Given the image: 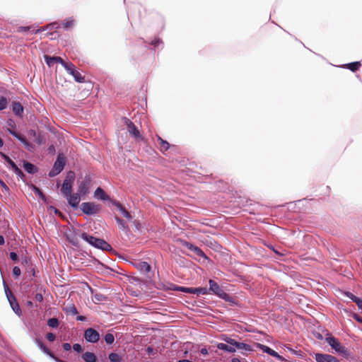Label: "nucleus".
<instances>
[{"label":"nucleus","mask_w":362,"mask_h":362,"mask_svg":"<svg viewBox=\"0 0 362 362\" xmlns=\"http://www.w3.org/2000/svg\"><path fill=\"white\" fill-rule=\"evenodd\" d=\"M328 336L326 337L325 340L327 343L333 349L335 350L336 352L344 356H349L350 353L348 349H346L345 346H342L339 341L332 337L331 334H328Z\"/></svg>","instance_id":"nucleus-1"},{"label":"nucleus","mask_w":362,"mask_h":362,"mask_svg":"<svg viewBox=\"0 0 362 362\" xmlns=\"http://www.w3.org/2000/svg\"><path fill=\"white\" fill-rule=\"evenodd\" d=\"M4 288H5V293L7 297V299L9 302V304L12 308V310L14 311V313L18 315L21 316L22 315V311L20 308V305L18 303L16 300V298L12 291L10 290V288L8 287L7 285L4 284Z\"/></svg>","instance_id":"nucleus-2"},{"label":"nucleus","mask_w":362,"mask_h":362,"mask_svg":"<svg viewBox=\"0 0 362 362\" xmlns=\"http://www.w3.org/2000/svg\"><path fill=\"white\" fill-rule=\"evenodd\" d=\"M124 122L127 126L128 132L132 137H134L136 141H144V136L141 134L139 130L129 119L124 117Z\"/></svg>","instance_id":"nucleus-3"},{"label":"nucleus","mask_w":362,"mask_h":362,"mask_svg":"<svg viewBox=\"0 0 362 362\" xmlns=\"http://www.w3.org/2000/svg\"><path fill=\"white\" fill-rule=\"evenodd\" d=\"M65 162V158L62 155L59 154L52 169L49 173V176L54 177L59 174L64 168Z\"/></svg>","instance_id":"nucleus-4"},{"label":"nucleus","mask_w":362,"mask_h":362,"mask_svg":"<svg viewBox=\"0 0 362 362\" xmlns=\"http://www.w3.org/2000/svg\"><path fill=\"white\" fill-rule=\"evenodd\" d=\"M81 211L87 215H93L100 210V206L93 202H83L81 205Z\"/></svg>","instance_id":"nucleus-5"},{"label":"nucleus","mask_w":362,"mask_h":362,"mask_svg":"<svg viewBox=\"0 0 362 362\" xmlns=\"http://www.w3.org/2000/svg\"><path fill=\"white\" fill-rule=\"evenodd\" d=\"M209 283L210 291L223 299H226L228 294L226 293L215 281L210 279Z\"/></svg>","instance_id":"nucleus-6"},{"label":"nucleus","mask_w":362,"mask_h":362,"mask_svg":"<svg viewBox=\"0 0 362 362\" xmlns=\"http://www.w3.org/2000/svg\"><path fill=\"white\" fill-rule=\"evenodd\" d=\"M75 65L71 62H69V64L65 66V69L69 74L71 75L75 81L78 83H83L84 82V77L81 75V74L75 69Z\"/></svg>","instance_id":"nucleus-7"},{"label":"nucleus","mask_w":362,"mask_h":362,"mask_svg":"<svg viewBox=\"0 0 362 362\" xmlns=\"http://www.w3.org/2000/svg\"><path fill=\"white\" fill-rule=\"evenodd\" d=\"M84 337L88 342L95 343L99 340L100 334L95 329L88 328L84 332Z\"/></svg>","instance_id":"nucleus-8"},{"label":"nucleus","mask_w":362,"mask_h":362,"mask_svg":"<svg viewBox=\"0 0 362 362\" xmlns=\"http://www.w3.org/2000/svg\"><path fill=\"white\" fill-rule=\"evenodd\" d=\"M3 158L11 165L12 170L16 175L21 179L24 177V174L22 170L16 165V163L6 154L1 153Z\"/></svg>","instance_id":"nucleus-9"},{"label":"nucleus","mask_w":362,"mask_h":362,"mask_svg":"<svg viewBox=\"0 0 362 362\" xmlns=\"http://www.w3.org/2000/svg\"><path fill=\"white\" fill-rule=\"evenodd\" d=\"M314 358L317 362H339L335 356L327 354H315Z\"/></svg>","instance_id":"nucleus-10"},{"label":"nucleus","mask_w":362,"mask_h":362,"mask_svg":"<svg viewBox=\"0 0 362 362\" xmlns=\"http://www.w3.org/2000/svg\"><path fill=\"white\" fill-rule=\"evenodd\" d=\"M182 244L184 247L194 252L197 256L207 259V257L206 256L204 252L199 247L195 246L185 240L182 241Z\"/></svg>","instance_id":"nucleus-11"},{"label":"nucleus","mask_w":362,"mask_h":362,"mask_svg":"<svg viewBox=\"0 0 362 362\" xmlns=\"http://www.w3.org/2000/svg\"><path fill=\"white\" fill-rule=\"evenodd\" d=\"M45 60L49 66H52L54 63L61 64L64 68L69 64L64 62L60 57H50L45 55Z\"/></svg>","instance_id":"nucleus-12"},{"label":"nucleus","mask_w":362,"mask_h":362,"mask_svg":"<svg viewBox=\"0 0 362 362\" xmlns=\"http://www.w3.org/2000/svg\"><path fill=\"white\" fill-rule=\"evenodd\" d=\"M8 131L9 132V133L11 135H13L16 139H18L21 142H22L28 150L30 151L32 149L33 144H31L30 142H28L25 136H23V135H21L20 134L17 133L16 132H15L13 130L10 129H8Z\"/></svg>","instance_id":"nucleus-13"},{"label":"nucleus","mask_w":362,"mask_h":362,"mask_svg":"<svg viewBox=\"0 0 362 362\" xmlns=\"http://www.w3.org/2000/svg\"><path fill=\"white\" fill-rule=\"evenodd\" d=\"M35 342L37 344V346L40 347V349L45 354H46L47 355H48L49 357H51L52 358L54 359L57 362H62V361L59 360L58 358L54 356V354L45 346V345L44 344V343L41 340H40L38 339H35Z\"/></svg>","instance_id":"nucleus-14"},{"label":"nucleus","mask_w":362,"mask_h":362,"mask_svg":"<svg viewBox=\"0 0 362 362\" xmlns=\"http://www.w3.org/2000/svg\"><path fill=\"white\" fill-rule=\"evenodd\" d=\"M93 246L95 247L96 248L101 249V250H105V251H109V250H112V247L108 243H107L106 241H105L103 239H100V238H96V240L94 241Z\"/></svg>","instance_id":"nucleus-15"},{"label":"nucleus","mask_w":362,"mask_h":362,"mask_svg":"<svg viewBox=\"0 0 362 362\" xmlns=\"http://www.w3.org/2000/svg\"><path fill=\"white\" fill-rule=\"evenodd\" d=\"M68 198V202L69 204L73 206V207H77L79 202H80V194L76 193V194H71V193L70 194V195H68V197H66Z\"/></svg>","instance_id":"nucleus-16"},{"label":"nucleus","mask_w":362,"mask_h":362,"mask_svg":"<svg viewBox=\"0 0 362 362\" xmlns=\"http://www.w3.org/2000/svg\"><path fill=\"white\" fill-rule=\"evenodd\" d=\"M23 110V107L19 102L14 101L12 103V110L16 115L22 117Z\"/></svg>","instance_id":"nucleus-17"},{"label":"nucleus","mask_w":362,"mask_h":362,"mask_svg":"<svg viewBox=\"0 0 362 362\" xmlns=\"http://www.w3.org/2000/svg\"><path fill=\"white\" fill-rule=\"evenodd\" d=\"M259 346H260V349L264 352L268 354L269 355H270V356H272L273 357H275L276 358H279V359L281 358V357L279 355V354L276 351H275L272 349L269 348V346H265V345H262V344H260Z\"/></svg>","instance_id":"nucleus-18"},{"label":"nucleus","mask_w":362,"mask_h":362,"mask_svg":"<svg viewBox=\"0 0 362 362\" xmlns=\"http://www.w3.org/2000/svg\"><path fill=\"white\" fill-rule=\"evenodd\" d=\"M115 205L126 218L129 221L132 219V216L130 213L119 202H115Z\"/></svg>","instance_id":"nucleus-19"},{"label":"nucleus","mask_w":362,"mask_h":362,"mask_svg":"<svg viewBox=\"0 0 362 362\" xmlns=\"http://www.w3.org/2000/svg\"><path fill=\"white\" fill-rule=\"evenodd\" d=\"M136 267L141 272L148 273L151 271V267L146 262H140L136 264Z\"/></svg>","instance_id":"nucleus-20"},{"label":"nucleus","mask_w":362,"mask_h":362,"mask_svg":"<svg viewBox=\"0 0 362 362\" xmlns=\"http://www.w3.org/2000/svg\"><path fill=\"white\" fill-rule=\"evenodd\" d=\"M89 182L88 181H82L78 186V194L80 195H85L88 192Z\"/></svg>","instance_id":"nucleus-21"},{"label":"nucleus","mask_w":362,"mask_h":362,"mask_svg":"<svg viewBox=\"0 0 362 362\" xmlns=\"http://www.w3.org/2000/svg\"><path fill=\"white\" fill-rule=\"evenodd\" d=\"M94 195L95 197H97L101 200H103V201L108 200L110 199L109 196L105 194V192H104V190L100 187H98L96 189V190L95 191Z\"/></svg>","instance_id":"nucleus-22"},{"label":"nucleus","mask_w":362,"mask_h":362,"mask_svg":"<svg viewBox=\"0 0 362 362\" xmlns=\"http://www.w3.org/2000/svg\"><path fill=\"white\" fill-rule=\"evenodd\" d=\"M61 191L66 197H68L72 192V184L64 182Z\"/></svg>","instance_id":"nucleus-23"},{"label":"nucleus","mask_w":362,"mask_h":362,"mask_svg":"<svg viewBox=\"0 0 362 362\" xmlns=\"http://www.w3.org/2000/svg\"><path fill=\"white\" fill-rule=\"evenodd\" d=\"M23 168L28 173L34 174L37 171V168L32 163L24 161Z\"/></svg>","instance_id":"nucleus-24"},{"label":"nucleus","mask_w":362,"mask_h":362,"mask_svg":"<svg viewBox=\"0 0 362 362\" xmlns=\"http://www.w3.org/2000/svg\"><path fill=\"white\" fill-rule=\"evenodd\" d=\"M159 141V148L161 151H166L169 149L170 144L168 141L163 140L160 136H157Z\"/></svg>","instance_id":"nucleus-25"},{"label":"nucleus","mask_w":362,"mask_h":362,"mask_svg":"<svg viewBox=\"0 0 362 362\" xmlns=\"http://www.w3.org/2000/svg\"><path fill=\"white\" fill-rule=\"evenodd\" d=\"M216 347L218 349L226 351H228V352H230V353L235 352V349L233 346H229V345L223 344V343H218L216 345Z\"/></svg>","instance_id":"nucleus-26"},{"label":"nucleus","mask_w":362,"mask_h":362,"mask_svg":"<svg viewBox=\"0 0 362 362\" xmlns=\"http://www.w3.org/2000/svg\"><path fill=\"white\" fill-rule=\"evenodd\" d=\"M361 66V64L360 62H351V63L345 64L344 66L346 69H349L351 71L354 72V71H357L360 68Z\"/></svg>","instance_id":"nucleus-27"},{"label":"nucleus","mask_w":362,"mask_h":362,"mask_svg":"<svg viewBox=\"0 0 362 362\" xmlns=\"http://www.w3.org/2000/svg\"><path fill=\"white\" fill-rule=\"evenodd\" d=\"M83 358L86 362H95L96 361L95 354L88 351L83 354Z\"/></svg>","instance_id":"nucleus-28"},{"label":"nucleus","mask_w":362,"mask_h":362,"mask_svg":"<svg viewBox=\"0 0 362 362\" xmlns=\"http://www.w3.org/2000/svg\"><path fill=\"white\" fill-rule=\"evenodd\" d=\"M81 237L84 240H86V242H88L90 245H94V241L96 240V238L95 237H93L92 235H90L86 233H83L81 235Z\"/></svg>","instance_id":"nucleus-29"},{"label":"nucleus","mask_w":362,"mask_h":362,"mask_svg":"<svg viewBox=\"0 0 362 362\" xmlns=\"http://www.w3.org/2000/svg\"><path fill=\"white\" fill-rule=\"evenodd\" d=\"M81 237L84 240H86V242H88L90 245H94V241L96 240V238L95 237H93L92 235H90L86 233H83L81 235Z\"/></svg>","instance_id":"nucleus-30"},{"label":"nucleus","mask_w":362,"mask_h":362,"mask_svg":"<svg viewBox=\"0 0 362 362\" xmlns=\"http://www.w3.org/2000/svg\"><path fill=\"white\" fill-rule=\"evenodd\" d=\"M108 358L110 362H122V358L116 353H110Z\"/></svg>","instance_id":"nucleus-31"},{"label":"nucleus","mask_w":362,"mask_h":362,"mask_svg":"<svg viewBox=\"0 0 362 362\" xmlns=\"http://www.w3.org/2000/svg\"><path fill=\"white\" fill-rule=\"evenodd\" d=\"M237 349H243V350H245L247 351H250L252 350V348H251V346L247 344H245V343H243V342H238L237 341L235 346Z\"/></svg>","instance_id":"nucleus-32"},{"label":"nucleus","mask_w":362,"mask_h":362,"mask_svg":"<svg viewBox=\"0 0 362 362\" xmlns=\"http://www.w3.org/2000/svg\"><path fill=\"white\" fill-rule=\"evenodd\" d=\"M175 290L194 294V288L192 287L176 286Z\"/></svg>","instance_id":"nucleus-33"},{"label":"nucleus","mask_w":362,"mask_h":362,"mask_svg":"<svg viewBox=\"0 0 362 362\" xmlns=\"http://www.w3.org/2000/svg\"><path fill=\"white\" fill-rule=\"evenodd\" d=\"M115 221L118 223V225L119 226V228L121 229H122L123 230H127V231L129 230L128 226L126 224V223L122 218H119L118 216H115Z\"/></svg>","instance_id":"nucleus-34"},{"label":"nucleus","mask_w":362,"mask_h":362,"mask_svg":"<svg viewBox=\"0 0 362 362\" xmlns=\"http://www.w3.org/2000/svg\"><path fill=\"white\" fill-rule=\"evenodd\" d=\"M75 179V173L74 171H69L66 174V178L64 182L73 184Z\"/></svg>","instance_id":"nucleus-35"},{"label":"nucleus","mask_w":362,"mask_h":362,"mask_svg":"<svg viewBox=\"0 0 362 362\" xmlns=\"http://www.w3.org/2000/svg\"><path fill=\"white\" fill-rule=\"evenodd\" d=\"M47 325L52 328H57L59 326V320L57 318L52 317L47 320Z\"/></svg>","instance_id":"nucleus-36"},{"label":"nucleus","mask_w":362,"mask_h":362,"mask_svg":"<svg viewBox=\"0 0 362 362\" xmlns=\"http://www.w3.org/2000/svg\"><path fill=\"white\" fill-rule=\"evenodd\" d=\"M64 310H65L66 313H70L72 315H76L78 313L77 309L75 307V305H71L70 306L66 307L64 309Z\"/></svg>","instance_id":"nucleus-37"},{"label":"nucleus","mask_w":362,"mask_h":362,"mask_svg":"<svg viewBox=\"0 0 362 362\" xmlns=\"http://www.w3.org/2000/svg\"><path fill=\"white\" fill-rule=\"evenodd\" d=\"M105 341L107 344H111L114 342L115 337L114 335L111 333H107L105 335Z\"/></svg>","instance_id":"nucleus-38"},{"label":"nucleus","mask_w":362,"mask_h":362,"mask_svg":"<svg viewBox=\"0 0 362 362\" xmlns=\"http://www.w3.org/2000/svg\"><path fill=\"white\" fill-rule=\"evenodd\" d=\"M209 293L206 288H194V294L197 295H206Z\"/></svg>","instance_id":"nucleus-39"},{"label":"nucleus","mask_w":362,"mask_h":362,"mask_svg":"<svg viewBox=\"0 0 362 362\" xmlns=\"http://www.w3.org/2000/svg\"><path fill=\"white\" fill-rule=\"evenodd\" d=\"M8 105V100L5 97H0V110H3L6 108Z\"/></svg>","instance_id":"nucleus-40"},{"label":"nucleus","mask_w":362,"mask_h":362,"mask_svg":"<svg viewBox=\"0 0 362 362\" xmlns=\"http://www.w3.org/2000/svg\"><path fill=\"white\" fill-rule=\"evenodd\" d=\"M73 25H74V20L73 19L64 20L62 22V25L66 29L71 28L73 26Z\"/></svg>","instance_id":"nucleus-41"},{"label":"nucleus","mask_w":362,"mask_h":362,"mask_svg":"<svg viewBox=\"0 0 362 362\" xmlns=\"http://www.w3.org/2000/svg\"><path fill=\"white\" fill-rule=\"evenodd\" d=\"M222 339L233 346H235L237 343V341H235V339H233L232 338L228 337L226 336H225L224 337H222Z\"/></svg>","instance_id":"nucleus-42"},{"label":"nucleus","mask_w":362,"mask_h":362,"mask_svg":"<svg viewBox=\"0 0 362 362\" xmlns=\"http://www.w3.org/2000/svg\"><path fill=\"white\" fill-rule=\"evenodd\" d=\"M33 187L34 192L36 194H37L42 199H45V197L44 194L38 187H37L34 185L33 186Z\"/></svg>","instance_id":"nucleus-43"},{"label":"nucleus","mask_w":362,"mask_h":362,"mask_svg":"<svg viewBox=\"0 0 362 362\" xmlns=\"http://www.w3.org/2000/svg\"><path fill=\"white\" fill-rule=\"evenodd\" d=\"M31 27L30 26H21L18 27L17 29L18 33H23L30 30Z\"/></svg>","instance_id":"nucleus-44"},{"label":"nucleus","mask_w":362,"mask_h":362,"mask_svg":"<svg viewBox=\"0 0 362 362\" xmlns=\"http://www.w3.org/2000/svg\"><path fill=\"white\" fill-rule=\"evenodd\" d=\"M21 269L18 267H14L13 268V275L16 277H18L21 275Z\"/></svg>","instance_id":"nucleus-45"},{"label":"nucleus","mask_w":362,"mask_h":362,"mask_svg":"<svg viewBox=\"0 0 362 362\" xmlns=\"http://www.w3.org/2000/svg\"><path fill=\"white\" fill-rule=\"evenodd\" d=\"M60 27L59 24L57 22H54L52 23L49 24L47 28L50 30L58 29Z\"/></svg>","instance_id":"nucleus-46"},{"label":"nucleus","mask_w":362,"mask_h":362,"mask_svg":"<svg viewBox=\"0 0 362 362\" xmlns=\"http://www.w3.org/2000/svg\"><path fill=\"white\" fill-rule=\"evenodd\" d=\"M46 339L49 341H54L56 339V335L53 333H47L46 334Z\"/></svg>","instance_id":"nucleus-47"},{"label":"nucleus","mask_w":362,"mask_h":362,"mask_svg":"<svg viewBox=\"0 0 362 362\" xmlns=\"http://www.w3.org/2000/svg\"><path fill=\"white\" fill-rule=\"evenodd\" d=\"M346 296L351 299L352 300L353 302L356 303L357 302V298H358V297H356V296H354L353 293H350V292H348L346 293Z\"/></svg>","instance_id":"nucleus-48"},{"label":"nucleus","mask_w":362,"mask_h":362,"mask_svg":"<svg viewBox=\"0 0 362 362\" xmlns=\"http://www.w3.org/2000/svg\"><path fill=\"white\" fill-rule=\"evenodd\" d=\"M0 186L4 189V190L6 192H9V188L5 184V182L4 181H2L1 179H0Z\"/></svg>","instance_id":"nucleus-49"},{"label":"nucleus","mask_w":362,"mask_h":362,"mask_svg":"<svg viewBox=\"0 0 362 362\" xmlns=\"http://www.w3.org/2000/svg\"><path fill=\"white\" fill-rule=\"evenodd\" d=\"M73 349L76 352H81L82 351V347L79 344H74L73 346Z\"/></svg>","instance_id":"nucleus-50"},{"label":"nucleus","mask_w":362,"mask_h":362,"mask_svg":"<svg viewBox=\"0 0 362 362\" xmlns=\"http://www.w3.org/2000/svg\"><path fill=\"white\" fill-rule=\"evenodd\" d=\"M10 257L14 262H16L18 260V255L16 252H11L10 253Z\"/></svg>","instance_id":"nucleus-51"},{"label":"nucleus","mask_w":362,"mask_h":362,"mask_svg":"<svg viewBox=\"0 0 362 362\" xmlns=\"http://www.w3.org/2000/svg\"><path fill=\"white\" fill-rule=\"evenodd\" d=\"M35 299L38 302H42L43 300V296L41 293H36Z\"/></svg>","instance_id":"nucleus-52"},{"label":"nucleus","mask_w":362,"mask_h":362,"mask_svg":"<svg viewBox=\"0 0 362 362\" xmlns=\"http://www.w3.org/2000/svg\"><path fill=\"white\" fill-rule=\"evenodd\" d=\"M63 348L65 351H69L71 349V346L69 343H64L63 344Z\"/></svg>","instance_id":"nucleus-53"},{"label":"nucleus","mask_w":362,"mask_h":362,"mask_svg":"<svg viewBox=\"0 0 362 362\" xmlns=\"http://www.w3.org/2000/svg\"><path fill=\"white\" fill-rule=\"evenodd\" d=\"M356 305H358V307L362 310V300L360 299V298H357V302H356Z\"/></svg>","instance_id":"nucleus-54"},{"label":"nucleus","mask_w":362,"mask_h":362,"mask_svg":"<svg viewBox=\"0 0 362 362\" xmlns=\"http://www.w3.org/2000/svg\"><path fill=\"white\" fill-rule=\"evenodd\" d=\"M200 352L202 355H207L208 354V350L206 348H202L200 350Z\"/></svg>","instance_id":"nucleus-55"},{"label":"nucleus","mask_w":362,"mask_h":362,"mask_svg":"<svg viewBox=\"0 0 362 362\" xmlns=\"http://www.w3.org/2000/svg\"><path fill=\"white\" fill-rule=\"evenodd\" d=\"M5 243L4 236L0 235V245H3Z\"/></svg>","instance_id":"nucleus-56"},{"label":"nucleus","mask_w":362,"mask_h":362,"mask_svg":"<svg viewBox=\"0 0 362 362\" xmlns=\"http://www.w3.org/2000/svg\"><path fill=\"white\" fill-rule=\"evenodd\" d=\"M146 351L148 353V354H151L153 353V349L151 346H148L147 349H146Z\"/></svg>","instance_id":"nucleus-57"},{"label":"nucleus","mask_w":362,"mask_h":362,"mask_svg":"<svg viewBox=\"0 0 362 362\" xmlns=\"http://www.w3.org/2000/svg\"><path fill=\"white\" fill-rule=\"evenodd\" d=\"M231 362H241L238 358H233L231 360Z\"/></svg>","instance_id":"nucleus-58"},{"label":"nucleus","mask_w":362,"mask_h":362,"mask_svg":"<svg viewBox=\"0 0 362 362\" xmlns=\"http://www.w3.org/2000/svg\"><path fill=\"white\" fill-rule=\"evenodd\" d=\"M354 318L358 321V322H362V320L361 319L360 317H358L357 315H354Z\"/></svg>","instance_id":"nucleus-59"},{"label":"nucleus","mask_w":362,"mask_h":362,"mask_svg":"<svg viewBox=\"0 0 362 362\" xmlns=\"http://www.w3.org/2000/svg\"><path fill=\"white\" fill-rule=\"evenodd\" d=\"M85 319H86V317H83V316H81V315H80V316H78V317H77V320H78L83 321V320H84Z\"/></svg>","instance_id":"nucleus-60"},{"label":"nucleus","mask_w":362,"mask_h":362,"mask_svg":"<svg viewBox=\"0 0 362 362\" xmlns=\"http://www.w3.org/2000/svg\"><path fill=\"white\" fill-rule=\"evenodd\" d=\"M178 362H192V361L187 360V359H183V360H180Z\"/></svg>","instance_id":"nucleus-61"},{"label":"nucleus","mask_w":362,"mask_h":362,"mask_svg":"<svg viewBox=\"0 0 362 362\" xmlns=\"http://www.w3.org/2000/svg\"><path fill=\"white\" fill-rule=\"evenodd\" d=\"M13 122L12 120H10V121H8V124L9 126H11V127H12V126H13Z\"/></svg>","instance_id":"nucleus-62"},{"label":"nucleus","mask_w":362,"mask_h":362,"mask_svg":"<svg viewBox=\"0 0 362 362\" xmlns=\"http://www.w3.org/2000/svg\"><path fill=\"white\" fill-rule=\"evenodd\" d=\"M4 145L3 140L0 138V147H1Z\"/></svg>","instance_id":"nucleus-63"},{"label":"nucleus","mask_w":362,"mask_h":362,"mask_svg":"<svg viewBox=\"0 0 362 362\" xmlns=\"http://www.w3.org/2000/svg\"><path fill=\"white\" fill-rule=\"evenodd\" d=\"M28 305L31 306V305H33V303H32V302H31V301H28Z\"/></svg>","instance_id":"nucleus-64"}]
</instances>
